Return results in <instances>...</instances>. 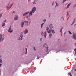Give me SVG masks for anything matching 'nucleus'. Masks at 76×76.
Wrapping results in <instances>:
<instances>
[{
	"instance_id": "f257e3e1",
	"label": "nucleus",
	"mask_w": 76,
	"mask_h": 76,
	"mask_svg": "<svg viewBox=\"0 0 76 76\" xmlns=\"http://www.w3.org/2000/svg\"><path fill=\"white\" fill-rule=\"evenodd\" d=\"M36 7H35L32 9V11H30V13H29V17H30L31 16H32V12L33 13H35V12L36 11Z\"/></svg>"
},
{
	"instance_id": "f03ea898",
	"label": "nucleus",
	"mask_w": 76,
	"mask_h": 76,
	"mask_svg": "<svg viewBox=\"0 0 76 76\" xmlns=\"http://www.w3.org/2000/svg\"><path fill=\"white\" fill-rule=\"evenodd\" d=\"M43 47L44 48H45V51L47 52L48 51V45H47V44L45 43L44 44Z\"/></svg>"
},
{
	"instance_id": "7ed1b4c3",
	"label": "nucleus",
	"mask_w": 76,
	"mask_h": 76,
	"mask_svg": "<svg viewBox=\"0 0 76 76\" xmlns=\"http://www.w3.org/2000/svg\"><path fill=\"white\" fill-rule=\"evenodd\" d=\"M10 4V3H9L8 4V5L6 6V7H7V9L8 10H9L11 8V7H12L13 5V4H11L10 5V6L9 7H9V4Z\"/></svg>"
},
{
	"instance_id": "20e7f679",
	"label": "nucleus",
	"mask_w": 76,
	"mask_h": 76,
	"mask_svg": "<svg viewBox=\"0 0 76 76\" xmlns=\"http://www.w3.org/2000/svg\"><path fill=\"white\" fill-rule=\"evenodd\" d=\"M24 22L26 26H28V21L25 20L24 21Z\"/></svg>"
},
{
	"instance_id": "39448f33",
	"label": "nucleus",
	"mask_w": 76,
	"mask_h": 76,
	"mask_svg": "<svg viewBox=\"0 0 76 76\" xmlns=\"http://www.w3.org/2000/svg\"><path fill=\"white\" fill-rule=\"evenodd\" d=\"M4 38H3L2 39V35L0 34V42L1 41H3Z\"/></svg>"
},
{
	"instance_id": "423d86ee",
	"label": "nucleus",
	"mask_w": 76,
	"mask_h": 76,
	"mask_svg": "<svg viewBox=\"0 0 76 76\" xmlns=\"http://www.w3.org/2000/svg\"><path fill=\"white\" fill-rule=\"evenodd\" d=\"M11 28H12V26H10L8 30V32H10V33H12V32H13V30H12L10 31V30H11Z\"/></svg>"
},
{
	"instance_id": "0eeeda50",
	"label": "nucleus",
	"mask_w": 76,
	"mask_h": 76,
	"mask_svg": "<svg viewBox=\"0 0 76 76\" xmlns=\"http://www.w3.org/2000/svg\"><path fill=\"white\" fill-rule=\"evenodd\" d=\"M19 18L18 17V15H15V16L14 20H17Z\"/></svg>"
},
{
	"instance_id": "6e6552de",
	"label": "nucleus",
	"mask_w": 76,
	"mask_h": 76,
	"mask_svg": "<svg viewBox=\"0 0 76 76\" xmlns=\"http://www.w3.org/2000/svg\"><path fill=\"white\" fill-rule=\"evenodd\" d=\"M28 32V30L27 29H26L24 31V34H26Z\"/></svg>"
},
{
	"instance_id": "1a4fd4ad",
	"label": "nucleus",
	"mask_w": 76,
	"mask_h": 76,
	"mask_svg": "<svg viewBox=\"0 0 76 76\" xmlns=\"http://www.w3.org/2000/svg\"><path fill=\"white\" fill-rule=\"evenodd\" d=\"M49 27L50 28V30H52L53 29V26L52 25V24H50L49 26Z\"/></svg>"
},
{
	"instance_id": "9d476101",
	"label": "nucleus",
	"mask_w": 76,
	"mask_h": 76,
	"mask_svg": "<svg viewBox=\"0 0 76 76\" xmlns=\"http://www.w3.org/2000/svg\"><path fill=\"white\" fill-rule=\"evenodd\" d=\"M22 37H23V34H22L20 37L19 38L20 40H22Z\"/></svg>"
},
{
	"instance_id": "9b49d317",
	"label": "nucleus",
	"mask_w": 76,
	"mask_h": 76,
	"mask_svg": "<svg viewBox=\"0 0 76 76\" xmlns=\"http://www.w3.org/2000/svg\"><path fill=\"white\" fill-rule=\"evenodd\" d=\"M73 38L74 39L76 40V35L75 34H74L73 35Z\"/></svg>"
},
{
	"instance_id": "f8f14e48",
	"label": "nucleus",
	"mask_w": 76,
	"mask_h": 76,
	"mask_svg": "<svg viewBox=\"0 0 76 76\" xmlns=\"http://www.w3.org/2000/svg\"><path fill=\"white\" fill-rule=\"evenodd\" d=\"M6 22V20H4V23L2 25V26L3 27V28H4V27L3 26H5V23Z\"/></svg>"
},
{
	"instance_id": "ddd939ff",
	"label": "nucleus",
	"mask_w": 76,
	"mask_h": 76,
	"mask_svg": "<svg viewBox=\"0 0 76 76\" xmlns=\"http://www.w3.org/2000/svg\"><path fill=\"white\" fill-rule=\"evenodd\" d=\"M29 13V12H26L24 13L23 14V16H25V15H27V14H28Z\"/></svg>"
},
{
	"instance_id": "4468645a",
	"label": "nucleus",
	"mask_w": 76,
	"mask_h": 76,
	"mask_svg": "<svg viewBox=\"0 0 76 76\" xmlns=\"http://www.w3.org/2000/svg\"><path fill=\"white\" fill-rule=\"evenodd\" d=\"M46 37H47V33L46 31H45V34H44V37L45 38H46Z\"/></svg>"
},
{
	"instance_id": "2eb2a0df",
	"label": "nucleus",
	"mask_w": 76,
	"mask_h": 76,
	"mask_svg": "<svg viewBox=\"0 0 76 76\" xmlns=\"http://www.w3.org/2000/svg\"><path fill=\"white\" fill-rule=\"evenodd\" d=\"M51 37H52V34H50L49 35V38H50V39L51 38Z\"/></svg>"
},
{
	"instance_id": "dca6fc26",
	"label": "nucleus",
	"mask_w": 76,
	"mask_h": 76,
	"mask_svg": "<svg viewBox=\"0 0 76 76\" xmlns=\"http://www.w3.org/2000/svg\"><path fill=\"white\" fill-rule=\"evenodd\" d=\"M70 4H71V3H69L67 7H66V9H68V8L70 6Z\"/></svg>"
},
{
	"instance_id": "f3484780",
	"label": "nucleus",
	"mask_w": 76,
	"mask_h": 76,
	"mask_svg": "<svg viewBox=\"0 0 76 76\" xmlns=\"http://www.w3.org/2000/svg\"><path fill=\"white\" fill-rule=\"evenodd\" d=\"M50 31H51L53 34H55V33H56V32H54V30H50Z\"/></svg>"
},
{
	"instance_id": "a211bd4d",
	"label": "nucleus",
	"mask_w": 76,
	"mask_h": 76,
	"mask_svg": "<svg viewBox=\"0 0 76 76\" xmlns=\"http://www.w3.org/2000/svg\"><path fill=\"white\" fill-rule=\"evenodd\" d=\"M24 25V22H22L21 24V26L23 28V25Z\"/></svg>"
},
{
	"instance_id": "6ab92c4d",
	"label": "nucleus",
	"mask_w": 76,
	"mask_h": 76,
	"mask_svg": "<svg viewBox=\"0 0 76 76\" xmlns=\"http://www.w3.org/2000/svg\"><path fill=\"white\" fill-rule=\"evenodd\" d=\"M62 29H63V28H61L60 30V32H61V36H62V34H63L62 32Z\"/></svg>"
},
{
	"instance_id": "aec40b11",
	"label": "nucleus",
	"mask_w": 76,
	"mask_h": 76,
	"mask_svg": "<svg viewBox=\"0 0 76 76\" xmlns=\"http://www.w3.org/2000/svg\"><path fill=\"white\" fill-rule=\"evenodd\" d=\"M33 4H36V3H37V0L34 1L33 2Z\"/></svg>"
},
{
	"instance_id": "412c9836",
	"label": "nucleus",
	"mask_w": 76,
	"mask_h": 76,
	"mask_svg": "<svg viewBox=\"0 0 76 76\" xmlns=\"http://www.w3.org/2000/svg\"><path fill=\"white\" fill-rule=\"evenodd\" d=\"M46 30H47V32H48V30H50V29H49V28L48 27H46Z\"/></svg>"
},
{
	"instance_id": "4be33fe9",
	"label": "nucleus",
	"mask_w": 76,
	"mask_h": 76,
	"mask_svg": "<svg viewBox=\"0 0 76 76\" xmlns=\"http://www.w3.org/2000/svg\"><path fill=\"white\" fill-rule=\"evenodd\" d=\"M55 3H56V6H58V4L57 3V1H56Z\"/></svg>"
},
{
	"instance_id": "5701e85b",
	"label": "nucleus",
	"mask_w": 76,
	"mask_h": 76,
	"mask_svg": "<svg viewBox=\"0 0 76 76\" xmlns=\"http://www.w3.org/2000/svg\"><path fill=\"white\" fill-rule=\"evenodd\" d=\"M41 35H42V36H44V33L43 31L41 32Z\"/></svg>"
},
{
	"instance_id": "b1692460",
	"label": "nucleus",
	"mask_w": 76,
	"mask_h": 76,
	"mask_svg": "<svg viewBox=\"0 0 76 76\" xmlns=\"http://www.w3.org/2000/svg\"><path fill=\"white\" fill-rule=\"evenodd\" d=\"M41 58V56H40L39 57L37 56V59H39V58Z\"/></svg>"
},
{
	"instance_id": "393cba45",
	"label": "nucleus",
	"mask_w": 76,
	"mask_h": 76,
	"mask_svg": "<svg viewBox=\"0 0 76 76\" xmlns=\"http://www.w3.org/2000/svg\"><path fill=\"white\" fill-rule=\"evenodd\" d=\"M50 30H49V31H48V34H50V33H51V31H50Z\"/></svg>"
},
{
	"instance_id": "a878e982",
	"label": "nucleus",
	"mask_w": 76,
	"mask_h": 76,
	"mask_svg": "<svg viewBox=\"0 0 76 76\" xmlns=\"http://www.w3.org/2000/svg\"><path fill=\"white\" fill-rule=\"evenodd\" d=\"M44 23H42L41 25V28H42V26H43V25H44Z\"/></svg>"
},
{
	"instance_id": "bb28decb",
	"label": "nucleus",
	"mask_w": 76,
	"mask_h": 76,
	"mask_svg": "<svg viewBox=\"0 0 76 76\" xmlns=\"http://www.w3.org/2000/svg\"><path fill=\"white\" fill-rule=\"evenodd\" d=\"M66 16L67 17H68L69 16V13H68V12H67V14L66 15Z\"/></svg>"
},
{
	"instance_id": "cd10ccee",
	"label": "nucleus",
	"mask_w": 76,
	"mask_h": 76,
	"mask_svg": "<svg viewBox=\"0 0 76 76\" xmlns=\"http://www.w3.org/2000/svg\"><path fill=\"white\" fill-rule=\"evenodd\" d=\"M26 53H27V48H26Z\"/></svg>"
},
{
	"instance_id": "c85d7f7f",
	"label": "nucleus",
	"mask_w": 76,
	"mask_h": 76,
	"mask_svg": "<svg viewBox=\"0 0 76 76\" xmlns=\"http://www.w3.org/2000/svg\"><path fill=\"white\" fill-rule=\"evenodd\" d=\"M68 32H69V34H72V33L71 32H70V31H69Z\"/></svg>"
},
{
	"instance_id": "c756f323",
	"label": "nucleus",
	"mask_w": 76,
	"mask_h": 76,
	"mask_svg": "<svg viewBox=\"0 0 76 76\" xmlns=\"http://www.w3.org/2000/svg\"><path fill=\"white\" fill-rule=\"evenodd\" d=\"M66 0H64L63 1V3H64V2H65V1H66Z\"/></svg>"
},
{
	"instance_id": "7c9ffc66",
	"label": "nucleus",
	"mask_w": 76,
	"mask_h": 76,
	"mask_svg": "<svg viewBox=\"0 0 76 76\" xmlns=\"http://www.w3.org/2000/svg\"><path fill=\"white\" fill-rule=\"evenodd\" d=\"M68 75H70V76H72V75H71V73H68Z\"/></svg>"
},
{
	"instance_id": "2f4dec72",
	"label": "nucleus",
	"mask_w": 76,
	"mask_h": 76,
	"mask_svg": "<svg viewBox=\"0 0 76 76\" xmlns=\"http://www.w3.org/2000/svg\"><path fill=\"white\" fill-rule=\"evenodd\" d=\"M74 50L75 51V54L76 55V48H75V49H74Z\"/></svg>"
},
{
	"instance_id": "473e14b6",
	"label": "nucleus",
	"mask_w": 76,
	"mask_h": 76,
	"mask_svg": "<svg viewBox=\"0 0 76 76\" xmlns=\"http://www.w3.org/2000/svg\"><path fill=\"white\" fill-rule=\"evenodd\" d=\"M46 21V20L45 19L43 20V22H45Z\"/></svg>"
},
{
	"instance_id": "72a5a7b5",
	"label": "nucleus",
	"mask_w": 76,
	"mask_h": 76,
	"mask_svg": "<svg viewBox=\"0 0 76 76\" xmlns=\"http://www.w3.org/2000/svg\"><path fill=\"white\" fill-rule=\"evenodd\" d=\"M2 16V14H0V18Z\"/></svg>"
},
{
	"instance_id": "f704fd0d",
	"label": "nucleus",
	"mask_w": 76,
	"mask_h": 76,
	"mask_svg": "<svg viewBox=\"0 0 76 76\" xmlns=\"http://www.w3.org/2000/svg\"><path fill=\"white\" fill-rule=\"evenodd\" d=\"M2 61H1V59H0V63H1Z\"/></svg>"
},
{
	"instance_id": "c9c22d12",
	"label": "nucleus",
	"mask_w": 76,
	"mask_h": 76,
	"mask_svg": "<svg viewBox=\"0 0 76 76\" xmlns=\"http://www.w3.org/2000/svg\"><path fill=\"white\" fill-rule=\"evenodd\" d=\"M52 6H53L54 5V2H53L52 4Z\"/></svg>"
},
{
	"instance_id": "e433bc0d",
	"label": "nucleus",
	"mask_w": 76,
	"mask_h": 76,
	"mask_svg": "<svg viewBox=\"0 0 76 76\" xmlns=\"http://www.w3.org/2000/svg\"><path fill=\"white\" fill-rule=\"evenodd\" d=\"M40 41H42V38H40Z\"/></svg>"
},
{
	"instance_id": "4c0bfd02",
	"label": "nucleus",
	"mask_w": 76,
	"mask_h": 76,
	"mask_svg": "<svg viewBox=\"0 0 76 76\" xmlns=\"http://www.w3.org/2000/svg\"><path fill=\"white\" fill-rule=\"evenodd\" d=\"M35 48V47H34V50H36Z\"/></svg>"
},
{
	"instance_id": "58836bf2",
	"label": "nucleus",
	"mask_w": 76,
	"mask_h": 76,
	"mask_svg": "<svg viewBox=\"0 0 76 76\" xmlns=\"http://www.w3.org/2000/svg\"><path fill=\"white\" fill-rule=\"evenodd\" d=\"M0 75H1V70H0Z\"/></svg>"
},
{
	"instance_id": "ea45409f",
	"label": "nucleus",
	"mask_w": 76,
	"mask_h": 76,
	"mask_svg": "<svg viewBox=\"0 0 76 76\" xmlns=\"http://www.w3.org/2000/svg\"><path fill=\"white\" fill-rule=\"evenodd\" d=\"M1 64H0V67H1Z\"/></svg>"
},
{
	"instance_id": "a19ab883",
	"label": "nucleus",
	"mask_w": 76,
	"mask_h": 76,
	"mask_svg": "<svg viewBox=\"0 0 76 76\" xmlns=\"http://www.w3.org/2000/svg\"><path fill=\"white\" fill-rule=\"evenodd\" d=\"M31 0H29L28 1V2H29V1H31Z\"/></svg>"
},
{
	"instance_id": "79ce46f5",
	"label": "nucleus",
	"mask_w": 76,
	"mask_h": 76,
	"mask_svg": "<svg viewBox=\"0 0 76 76\" xmlns=\"http://www.w3.org/2000/svg\"><path fill=\"white\" fill-rule=\"evenodd\" d=\"M13 13H15V11H13L12 12Z\"/></svg>"
},
{
	"instance_id": "37998d69",
	"label": "nucleus",
	"mask_w": 76,
	"mask_h": 76,
	"mask_svg": "<svg viewBox=\"0 0 76 76\" xmlns=\"http://www.w3.org/2000/svg\"><path fill=\"white\" fill-rule=\"evenodd\" d=\"M76 5L75 4V6H74V7H76Z\"/></svg>"
},
{
	"instance_id": "c03bdc74",
	"label": "nucleus",
	"mask_w": 76,
	"mask_h": 76,
	"mask_svg": "<svg viewBox=\"0 0 76 76\" xmlns=\"http://www.w3.org/2000/svg\"><path fill=\"white\" fill-rule=\"evenodd\" d=\"M26 18H28V16H27V17H26Z\"/></svg>"
},
{
	"instance_id": "a18cd8bd",
	"label": "nucleus",
	"mask_w": 76,
	"mask_h": 76,
	"mask_svg": "<svg viewBox=\"0 0 76 76\" xmlns=\"http://www.w3.org/2000/svg\"><path fill=\"white\" fill-rule=\"evenodd\" d=\"M75 23V21L73 22L72 23Z\"/></svg>"
},
{
	"instance_id": "49530a36",
	"label": "nucleus",
	"mask_w": 76,
	"mask_h": 76,
	"mask_svg": "<svg viewBox=\"0 0 76 76\" xmlns=\"http://www.w3.org/2000/svg\"><path fill=\"white\" fill-rule=\"evenodd\" d=\"M75 46H76V43H75Z\"/></svg>"
},
{
	"instance_id": "de8ad7c7",
	"label": "nucleus",
	"mask_w": 76,
	"mask_h": 76,
	"mask_svg": "<svg viewBox=\"0 0 76 76\" xmlns=\"http://www.w3.org/2000/svg\"><path fill=\"white\" fill-rule=\"evenodd\" d=\"M29 23H30V24L31 23V21H30V22H29Z\"/></svg>"
},
{
	"instance_id": "09e8293b",
	"label": "nucleus",
	"mask_w": 76,
	"mask_h": 76,
	"mask_svg": "<svg viewBox=\"0 0 76 76\" xmlns=\"http://www.w3.org/2000/svg\"><path fill=\"white\" fill-rule=\"evenodd\" d=\"M55 7H56V6H55Z\"/></svg>"
},
{
	"instance_id": "8fccbe9b",
	"label": "nucleus",
	"mask_w": 76,
	"mask_h": 76,
	"mask_svg": "<svg viewBox=\"0 0 76 76\" xmlns=\"http://www.w3.org/2000/svg\"><path fill=\"white\" fill-rule=\"evenodd\" d=\"M68 19H69V18H68L67 19L68 20Z\"/></svg>"
},
{
	"instance_id": "3c124183",
	"label": "nucleus",
	"mask_w": 76,
	"mask_h": 76,
	"mask_svg": "<svg viewBox=\"0 0 76 76\" xmlns=\"http://www.w3.org/2000/svg\"><path fill=\"white\" fill-rule=\"evenodd\" d=\"M75 60H76V58L75 59Z\"/></svg>"
},
{
	"instance_id": "603ef678",
	"label": "nucleus",
	"mask_w": 76,
	"mask_h": 76,
	"mask_svg": "<svg viewBox=\"0 0 76 76\" xmlns=\"http://www.w3.org/2000/svg\"><path fill=\"white\" fill-rule=\"evenodd\" d=\"M74 20H75V19H74Z\"/></svg>"
},
{
	"instance_id": "864d4df0",
	"label": "nucleus",
	"mask_w": 76,
	"mask_h": 76,
	"mask_svg": "<svg viewBox=\"0 0 76 76\" xmlns=\"http://www.w3.org/2000/svg\"><path fill=\"white\" fill-rule=\"evenodd\" d=\"M49 17H50V16H49Z\"/></svg>"
}]
</instances>
